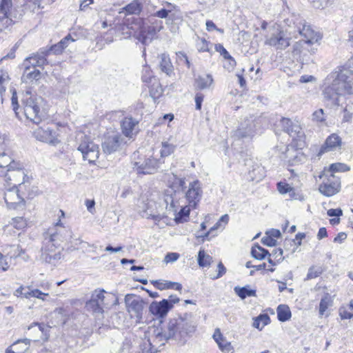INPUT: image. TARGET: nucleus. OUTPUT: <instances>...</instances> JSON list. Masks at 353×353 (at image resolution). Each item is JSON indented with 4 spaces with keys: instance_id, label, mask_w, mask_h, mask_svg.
<instances>
[{
    "instance_id": "f257e3e1",
    "label": "nucleus",
    "mask_w": 353,
    "mask_h": 353,
    "mask_svg": "<svg viewBox=\"0 0 353 353\" xmlns=\"http://www.w3.org/2000/svg\"><path fill=\"white\" fill-rule=\"evenodd\" d=\"M329 79H332V81L322 91L323 100L328 105L339 106L342 99L353 95V70H340L331 73Z\"/></svg>"
},
{
    "instance_id": "f03ea898",
    "label": "nucleus",
    "mask_w": 353,
    "mask_h": 353,
    "mask_svg": "<svg viewBox=\"0 0 353 353\" xmlns=\"http://www.w3.org/2000/svg\"><path fill=\"white\" fill-rule=\"evenodd\" d=\"M196 325L194 316L192 313H185L178 318L170 319L166 330L159 332L156 335V339L160 342L169 339L185 341L195 332Z\"/></svg>"
},
{
    "instance_id": "7ed1b4c3",
    "label": "nucleus",
    "mask_w": 353,
    "mask_h": 353,
    "mask_svg": "<svg viewBox=\"0 0 353 353\" xmlns=\"http://www.w3.org/2000/svg\"><path fill=\"white\" fill-rule=\"evenodd\" d=\"M114 296L104 290H95L90 299L85 303V308L95 316L102 315L104 309L108 308L112 304Z\"/></svg>"
},
{
    "instance_id": "20e7f679",
    "label": "nucleus",
    "mask_w": 353,
    "mask_h": 353,
    "mask_svg": "<svg viewBox=\"0 0 353 353\" xmlns=\"http://www.w3.org/2000/svg\"><path fill=\"white\" fill-rule=\"evenodd\" d=\"M3 179L8 185H12V187H18L21 189H26L30 184L31 181L26 171L17 162H12V165H10L3 176Z\"/></svg>"
},
{
    "instance_id": "39448f33",
    "label": "nucleus",
    "mask_w": 353,
    "mask_h": 353,
    "mask_svg": "<svg viewBox=\"0 0 353 353\" xmlns=\"http://www.w3.org/2000/svg\"><path fill=\"white\" fill-rule=\"evenodd\" d=\"M179 199V194L176 192L167 191L164 195L163 203L165 205L166 211L172 212L177 222H182L184 218L188 217L190 208L181 205Z\"/></svg>"
},
{
    "instance_id": "423d86ee",
    "label": "nucleus",
    "mask_w": 353,
    "mask_h": 353,
    "mask_svg": "<svg viewBox=\"0 0 353 353\" xmlns=\"http://www.w3.org/2000/svg\"><path fill=\"white\" fill-rule=\"evenodd\" d=\"M40 99L31 95L27 91L22 99L23 112L28 119L34 123L39 124L42 120V114L39 105Z\"/></svg>"
},
{
    "instance_id": "0eeeda50",
    "label": "nucleus",
    "mask_w": 353,
    "mask_h": 353,
    "mask_svg": "<svg viewBox=\"0 0 353 353\" xmlns=\"http://www.w3.org/2000/svg\"><path fill=\"white\" fill-rule=\"evenodd\" d=\"M265 43L274 47L276 50H283L290 46V38L283 30L272 27L265 35Z\"/></svg>"
},
{
    "instance_id": "6e6552de",
    "label": "nucleus",
    "mask_w": 353,
    "mask_h": 353,
    "mask_svg": "<svg viewBox=\"0 0 353 353\" xmlns=\"http://www.w3.org/2000/svg\"><path fill=\"white\" fill-rule=\"evenodd\" d=\"M67 229L61 223H57L53 228L48 229L45 237V244L47 247L59 248L61 243L66 240L68 234Z\"/></svg>"
},
{
    "instance_id": "1a4fd4ad",
    "label": "nucleus",
    "mask_w": 353,
    "mask_h": 353,
    "mask_svg": "<svg viewBox=\"0 0 353 353\" xmlns=\"http://www.w3.org/2000/svg\"><path fill=\"white\" fill-rule=\"evenodd\" d=\"M23 190L18 187L6 188L4 193V199L8 208L18 210L22 209L24 207L25 193Z\"/></svg>"
},
{
    "instance_id": "9d476101",
    "label": "nucleus",
    "mask_w": 353,
    "mask_h": 353,
    "mask_svg": "<svg viewBox=\"0 0 353 353\" xmlns=\"http://www.w3.org/2000/svg\"><path fill=\"white\" fill-rule=\"evenodd\" d=\"M78 150L82 154L83 159L87 160L89 163L94 162L99 155L98 145L86 136H83L82 138Z\"/></svg>"
},
{
    "instance_id": "9b49d317",
    "label": "nucleus",
    "mask_w": 353,
    "mask_h": 353,
    "mask_svg": "<svg viewBox=\"0 0 353 353\" xmlns=\"http://www.w3.org/2000/svg\"><path fill=\"white\" fill-rule=\"evenodd\" d=\"M340 188V178L332 173L323 180L322 184L319 187V190L326 196H332L338 193Z\"/></svg>"
},
{
    "instance_id": "f8f14e48",
    "label": "nucleus",
    "mask_w": 353,
    "mask_h": 353,
    "mask_svg": "<svg viewBox=\"0 0 353 353\" xmlns=\"http://www.w3.org/2000/svg\"><path fill=\"white\" fill-rule=\"evenodd\" d=\"M125 302L128 312L131 316H134L138 321L143 317V310L145 302L139 296L134 297L133 295L128 294L125 297Z\"/></svg>"
},
{
    "instance_id": "ddd939ff",
    "label": "nucleus",
    "mask_w": 353,
    "mask_h": 353,
    "mask_svg": "<svg viewBox=\"0 0 353 353\" xmlns=\"http://www.w3.org/2000/svg\"><path fill=\"white\" fill-rule=\"evenodd\" d=\"M123 142V139L119 132H108L102 142L103 150L106 154L116 152Z\"/></svg>"
},
{
    "instance_id": "4468645a",
    "label": "nucleus",
    "mask_w": 353,
    "mask_h": 353,
    "mask_svg": "<svg viewBox=\"0 0 353 353\" xmlns=\"http://www.w3.org/2000/svg\"><path fill=\"white\" fill-rule=\"evenodd\" d=\"M255 120L250 117L241 123L239 127L234 131V137L237 139H251L256 132Z\"/></svg>"
},
{
    "instance_id": "2eb2a0df",
    "label": "nucleus",
    "mask_w": 353,
    "mask_h": 353,
    "mask_svg": "<svg viewBox=\"0 0 353 353\" xmlns=\"http://www.w3.org/2000/svg\"><path fill=\"white\" fill-rule=\"evenodd\" d=\"M143 212L141 216L146 219H152L154 220H160L165 216V212L158 203L152 200H148L147 203H143L141 207Z\"/></svg>"
},
{
    "instance_id": "dca6fc26",
    "label": "nucleus",
    "mask_w": 353,
    "mask_h": 353,
    "mask_svg": "<svg viewBox=\"0 0 353 353\" xmlns=\"http://www.w3.org/2000/svg\"><path fill=\"white\" fill-rule=\"evenodd\" d=\"M134 168L138 173L151 174L154 173L158 168V162L154 158L140 159L134 163Z\"/></svg>"
},
{
    "instance_id": "f3484780",
    "label": "nucleus",
    "mask_w": 353,
    "mask_h": 353,
    "mask_svg": "<svg viewBox=\"0 0 353 353\" xmlns=\"http://www.w3.org/2000/svg\"><path fill=\"white\" fill-rule=\"evenodd\" d=\"M201 183L198 180L190 183L188 190L185 193V197L189 203V205L195 208L197 203L201 200Z\"/></svg>"
},
{
    "instance_id": "a211bd4d",
    "label": "nucleus",
    "mask_w": 353,
    "mask_h": 353,
    "mask_svg": "<svg viewBox=\"0 0 353 353\" xmlns=\"http://www.w3.org/2000/svg\"><path fill=\"white\" fill-rule=\"evenodd\" d=\"M212 338L217 344L219 349L223 353H233L234 347L231 342L228 341L225 336L221 333L219 328L214 330Z\"/></svg>"
},
{
    "instance_id": "6ab92c4d",
    "label": "nucleus",
    "mask_w": 353,
    "mask_h": 353,
    "mask_svg": "<svg viewBox=\"0 0 353 353\" xmlns=\"http://www.w3.org/2000/svg\"><path fill=\"white\" fill-rule=\"evenodd\" d=\"M171 309L172 307L166 299H163L159 302L153 301L149 307L150 312L160 318L164 317Z\"/></svg>"
},
{
    "instance_id": "aec40b11",
    "label": "nucleus",
    "mask_w": 353,
    "mask_h": 353,
    "mask_svg": "<svg viewBox=\"0 0 353 353\" xmlns=\"http://www.w3.org/2000/svg\"><path fill=\"white\" fill-rule=\"evenodd\" d=\"M47 56L48 55L41 53L40 50L37 54H34L33 55L26 58L23 62V65L26 67V71H28L30 69V65L34 68L37 66L41 67L46 65L48 63L46 58Z\"/></svg>"
},
{
    "instance_id": "412c9836",
    "label": "nucleus",
    "mask_w": 353,
    "mask_h": 353,
    "mask_svg": "<svg viewBox=\"0 0 353 353\" xmlns=\"http://www.w3.org/2000/svg\"><path fill=\"white\" fill-rule=\"evenodd\" d=\"M34 137L43 142L50 143L52 145L57 143V139L54 137V132L49 128L43 129L39 128L34 131Z\"/></svg>"
},
{
    "instance_id": "4be33fe9",
    "label": "nucleus",
    "mask_w": 353,
    "mask_h": 353,
    "mask_svg": "<svg viewBox=\"0 0 353 353\" xmlns=\"http://www.w3.org/2000/svg\"><path fill=\"white\" fill-rule=\"evenodd\" d=\"M138 123L139 121L132 117H125L121 123L123 134L127 137L132 138L136 134L134 130Z\"/></svg>"
},
{
    "instance_id": "5701e85b",
    "label": "nucleus",
    "mask_w": 353,
    "mask_h": 353,
    "mask_svg": "<svg viewBox=\"0 0 353 353\" xmlns=\"http://www.w3.org/2000/svg\"><path fill=\"white\" fill-rule=\"evenodd\" d=\"M74 40L71 38L70 35H68L61 39L58 43L52 46L50 48H41V52L44 54H61L63 49L65 48L68 46V43L69 41H74Z\"/></svg>"
},
{
    "instance_id": "b1692460",
    "label": "nucleus",
    "mask_w": 353,
    "mask_h": 353,
    "mask_svg": "<svg viewBox=\"0 0 353 353\" xmlns=\"http://www.w3.org/2000/svg\"><path fill=\"white\" fill-rule=\"evenodd\" d=\"M299 32L307 43H314L321 39L320 34L307 25H303L302 28L299 29Z\"/></svg>"
},
{
    "instance_id": "393cba45",
    "label": "nucleus",
    "mask_w": 353,
    "mask_h": 353,
    "mask_svg": "<svg viewBox=\"0 0 353 353\" xmlns=\"http://www.w3.org/2000/svg\"><path fill=\"white\" fill-rule=\"evenodd\" d=\"M341 143V139L338 135L336 134H331L327 138L324 145L321 146L319 155H321L325 152L334 150L336 148L339 147Z\"/></svg>"
},
{
    "instance_id": "a878e982",
    "label": "nucleus",
    "mask_w": 353,
    "mask_h": 353,
    "mask_svg": "<svg viewBox=\"0 0 353 353\" xmlns=\"http://www.w3.org/2000/svg\"><path fill=\"white\" fill-rule=\"evenodd\" d=\"M30 339H19L9 346L6 353H25L30 347Z\"/></svg>"
},
{
    "instance_id": "bb28decb",
    "label": "nucleus",
    "mask_w": 353,
    "mask_h": 353,
    "mask_svg": "<svg viewBox=\"0 0 353 353\" xmlns=\"http://www.w3.org/2000/svg\"><path fill=\"white\" fill-rule=\"evenodd\" d=\"M55 248H56L47 247V245H46L45 251L42 254V258L43 260L46 263H50L53 265H56L61 259V254L60 252L54 253V250Z\"/></svg>"
},
{
    "instance_id": "cd10ccee",
    "label": "nucleus",
    "mask_w": 353,
    "mask_h": 353,
    "mask_svg": "<svg viewBox=\"0 0 353 353\" xmlns=\"http://www.w3.org/2000/svg\"><path fill=\"white\" fill-rule=\"evenodd\" d=\"M155 33L154 27H148L147 30L142 28L136 37L143 44L148 45L152 41Z\"/></svg>"
},
{
    "instance_id": "c85d7f7f",
    "label": "nucleus",
    "mask_w": 353,
    "mask_h": 353,
    "mask_svg": "<svg viewBox=\"0 0 353 353\" xmlns=\"http://www.w3.org/2000/svg\"><path fill=\"white\" fill-rule=\"evenodd\" d=\"M213 78L210 74H206L205 77L199 76L194 80V87L197 90H202L209 88L213 83Z\"/></svg>"
},
{
    "instance_id": "c756f323",
    "label": "nucleus",
    "mask_w": 353,
    "mask_h": 353,
    "mask_svg": "<svg viewBox=\"0 0 353 353\" xmlns=\"http://www.w3.org/2000/svg\"><path fill=\"white\" fill-rule=\"evenodd\" d=\"M159 58L160 59L159 67L161 70L166 73L168 75H170L173 71V66L169 55L165 53H163L159 55Z\"/></svg>"
},
{
    "instance_id": "7c9ffc66",
    "label": "nucleus",
    "mask_w": 353,
    "mask_h": 353,
    "mask_svg": "<svg viewBox=\"0 0 353 353\" xmlns=\"http://www.w3.org/2000/svg\"><path fill=\"white\" fill-rule=\"evenodd\" d=\"M116 30L119 33L123 35L124 38L130 37L136 32V28L134 26H130L125 23L117 25Z\"/></svg>"
},
{
    "instance_id": "2f4dec72",
    "label": "nucleus",
    "mask_w": 353,
    "mask_h": 353,
    "mask_svg": "<svg viewBox=\"0 0 353 353\" xmlns=\"http://www.w3.org/2000/svg\"><path fill=\"white\" fill-rule=\"evenodd\" d=\"M5 146L6 145L0 146V149L3 150L0 151V168H8L10 165H12V162H14L12 160L9 152H6Z\"/></svg>"
},
{
    "instance_id": "473e14b6",
    "label": "nucleus",
    "mask_w": 353,
    "mask_h": 353,
    "mask_svg": "<svg viewBox=\"0 0 353 353\" xmlns=\"http://www.w3.org/2000/svg\"><path fill=\"white\" fill-rule=\"evenodd\" d=\"M251 254L254 259L257 260H263L265 258L266 256H270V254L267 250L264 249L258 244L254 245L252 248Z\"/></svg>"
},
{
    "instance_id": "72a5a7b5",
    "label": "nucleus",
    "mask_w": 353,
    "mask_h": 353,
    "mask_svg": "<svg viewBox=\"0 0 353 353\" xmlns=\"http://www.w3.org/2000/svg\"><path fill=\"white\" fill-rule=\"evenodd\" d=\"M123 9L130 14H139L142 10V3L140 0H134Z\"/></svg>"
},
{
    "instance_id": "f704fd0d",
    "label": "nucleus",
    "mask_w": 353,
    "mask_h": 353,
    "mask_svg": "<svg viewBox=\"0 0 353 353\" xmlns=\"http://www.w3.org/2000/svg\"><path fill=\"white\" fill-rule=\"evenodd\" d=\"M248 175L252 181L259 182L264 177V169L261 166L256 165L248 172Z\"/></svg>"
},
{
    "instance_id": "c9c22d12",
    "label": "nucleus",
    "mask_w": 353,
    "mask_h": 353,
    "mask_svg": "<svg viewBox=\"0 0 353 353\" xmlns=\"http://www.w3.org/2000/svg\"><path fill=\"white\" fill-rule=\"evenodd\" d=\"M277 317L280 321L284 322L291 317V312L286 305H279L277 308Z\"/></svg>"
},
{
    "instance_id": "e433bc0d",
    "label": "nucleus",
    "mask_w": 353,
    "mask_h": 353,
    "mask_svg": "<svg viewBox=\"0 0 353 353\" xmlns=\"http://www.w3.org/2000/svg\"><path fill=\"white\" fill-rule=\"evenodd\" d=\"M270 321V319L268 314H260L254 319L253 327L261 330L265 325H268Z\"/></svg>"
},
{
    "instance_id": "4c0bfd02",
    "label": "nucleus",
    "mask_w": 353,
    "mask_h": 353,
    "mask_svg": "<svg viewBox=\"0 0 353 353\" xmlns=\"http://www.w3.org/2000/svg\"><path fill=\"white\" fill-rule=\"evenodd\" d=\"M234 292L236 294L242 299H245L248 296H256V291L254 290L249 289L247 287H235Z\"/></svg>"
},
{
    "instance_id": "58836bf2",
    "label": "nucleus",
    "mask_w": 353,
    "mask_h": 353,
    "mask_svg": "<svg viewBox=\"0 0 353 353\" xmlns=\"http://www.w3.org/2000/svg\"><path fill=\"white\" fill-rule=\"evenodd\" d=\"M332 304V300L329 294H325V296L321 299L319 304V314L323 316L326 310L331 306Z\"/></svg>"
},
{
    "instance_id": "ea45409f",
    "label": "nucleus",
    "mask_w": 353,
    "mask_h": 353,
    "mask_svg": "<svg viewBox=\"0 0 353 353\" xmlns=\"http://www.w3.org/2000/svg\"><path fill=\"white\" fill-rule=\"evenodd\" d=\"M11 7L12 0H0V19L8 17Z\"/></svg>"
},
{
    "instance_id": "a19ab883",
    "label": "nucleus",
    "mask_w": 353,
    "mask_h": 353,
    "mask_svg": "<svg viewBox=\"0 0 353 353\" xmlns=\"http://www.w3.org/2000/svg\"><path fill=\"white\" fill-rule=\"evenodd\" d=\"M212 256L206 254L205 251L200 250L198 254V263L201 267H208L212 261Z\"/></svg>"
},
{
    "instance_id": "79ce46f5",
    "label": "nucleus",
    "mask_w": 353,
    "mask_h": 353,
    "mask_svg": "<svg viewBox=\"0 0 353 353\" xmlns=\"http://www.w3.org/2000/svg\"><path fill=\"white\" fill-rule=\"evenodd\" d=\"M41 77V72L39 70L34 69L32 72H27L26 70L22 76L23 82H27L28 81L38 80Z\"/></svg>"
},
{
    "instance_id": "37998d69",
    "label": "nucleus",
    "mask_w": 353,
    "mask_h": 353,
    "mask_svg": "<svg viewBox=\"0 0 353 353\" xmlns=\"http://www.w3.org/2000/svg\"><path fill=\"white\" fill-rule=\"evenodd\" d=\"M175 150V145L168 143V142L162 143V148L161 150V157H168L172 154Z\"/></svg>"
},
{
    "instance_id": "c03bdc74",
    "label": "nucleus",
    "mask_w": 353,
    "mask_h": 353,
    "mask_svg": "<svg viewBox=\"0 0 353 353\" xmlns=\"http://www.w3.org/2000/svg\"><path fill=\"white\" fill-rule=\"evenodd\" d=\"M215 48L216 50L220 52L221 55H222L224 57V59L229 60L230 65L231 66H233L235 64V61L232 58L228 52L222 45H216Z\"/></svg>"
},
{
    "instance_id": "a18cd8bd",
    "label": "nucleus",
    "mask_w": 353,
    "mask_h": 353,
    "mask_svg": "<svg viewBox=\"0 0 353 353\" xmlns=\"http://www.w3.org/2000/svg\"><path fill=\"white\" fill-rule=\"evenodd\" d=\"M312 120L316 123L324 122L325 121L324 110L322 108H320L314 111L312 115Z\"/></svg>"
},
{
    "instance_id": "49530a36",
    "label": "nucleus",
    "mask_w": 353,
    "mask_h": 353,
    "mask_svg": "<svg viewBox=\"0 0 353 353\" xmlns=\"http://www.w3.org/2000/svg\"><path fill=\"white\" fill-rule=\"evenodd\" d=\"M322 273L321 268L312 266L309 268L306 279L310 280L318 277Z\"/></svg>"
},
{
    "instance_id": "de8ad7c7",
    "label": "nucleus",
    "mask_w": 353,
    "mask_h": 353,
    "mask_svg": "<svg viewBox=\"0 0 353 353\" xmlns=\"http://www.w3.org/2000/svg\"><path fill=\"white\" fill-rule=\"evenodd\" d=\"M11 225L17 230H21L24 228L27 223L23 217L19 216L12 219Z\"/></svg>"
},
{
    "instance_id": "09e8293b",
    "label": "nucleus",
    "mask_w": 353,
    "mask_h": 353,
    "mask_svg": "<svg viewBox=\"0 0 353 353\" xmlns=\"http://www.w3.org/2000/svg\"><path fill=\"white\" fill-rule=\"evenodd\" d=\"M334 1V0H311L310 2L315 8L323 9L328 5L332 4Z\"/></svg>"
},
{
    "instance_id": "8fccbe9b",
    "label": "nucleus",
    "mask_w": 353,
    "mask_h": 353,
    "mask_svg": "<svg viewBox=\"0 0 353 353\" xmlns=\"http://www.w3.org/2000/svg\"><path fill=\"white\" fill-rule=\"evenodd\" d=\"M33 327H37L39 332H41V334L44 335L43 339L45 340L48 339V338L49 336L48 332L50 330V327L46 326L43 325H41V324H38V323H34V325L29 326L28 329L30 330V329L32 328Z\"/></svg>"
},
{
    "instance_id": "3c124183",
    "label": "nucleus",
    "mask_w": 353,
    "mask_h": 353,
    "mask_svg": "<svg viewBox=\"0 0 353 353\" xmlns=\"http://www.w3.org/2000/svg\"><path fill=\"white\" fill-rule=\"evenodd\" d=\"M290 136H299L301 137L303 134L302 129L300 124L298 122L294 123L292 125L291 129L288 133Z\"/></svg>"
},
{
    "instance_id": "603ef678",
    "label": "nucleus",
    "mask_w": 353,
    "mask_h": 353,
    "mask_svg": "<svg viewBox=\"0 0 353 353\" xmlns=\"http://www.w3.org/2000/svg\"><path fill=\"white\" fill-rule=\"evenodd\" d=\"M277 189L280 194H285L292 190V186L285 182H279L277 183Z\"/></svg>"
},
{
    "instance_id": "864d4df0",
    "label": "nucleus",
    "mask_w": 353,
    "mask_h": 353,
    "mask_svg": "<svg viewBox=\"0 0 353 353\" xmlns=\"http://www.w3.org/2000/svg\"><path fill=\"white\" fill-rule=\"evenodd\" d=\"M348 170L349 168L347 167V165L341 163H332L330 166V171L332 172H343Z\"/></svg>"
},
{
    "instance_id": "5fc2aeb1",
    "label": "nucleus",
    "mask_w": 353,
    "mask_h": 353,
    "mask_svg": "<svg viewBox=\"0 0 353 353\" xmlns=\"http://www.w3.org/2000/svg\"><path fill=\"white\" fill-rule=\"evenodd\" d=\"M141 79L143 82L150 83L152 79V71L148 66L143 67L142 70Z\"/></svg>"
},
{
    "instance_id": "6e6d98bb",
    "label": "nucleus",
    "mask_w": 353,
    "mask_h": 353,
    "mask_svg": "<svg viewBox=\"0 0 353 353\" xmlns=\"http://www.w3.org/2000/svg\"><path fill=\"white\" fill-rule=\"evenodd\" d=\"M183 18L181 12L176 10L174 11L170 10V12L169 13V16L168 18V21H171L172 22H175L177 21H181Z\"/></svg>"
},
{
    "instance_id": "4d7b16f0",
    "label": "nucleus",
    "mask_w": 353,
    "mask_h": 353,
    "mask_svg": "<svg viewBox=\"0 0 353 353\" xmlns=\"http://www.w3.org/2000/svg\"><path fill=\"white\" fill-rule=\"evenodd\" d=\"M291 199L292 200H299V201H304L305 197L302 193L299 191H297L295 188L292 187V190L288 193Z\"/></svg>"
},
{
    "instance_id": "13d9d810",
    "label": "nucleus",
    "mask_w": 353,
    "mask_h": 353,
    "mask_svg": "<svg viewBox=\"0 0 353 353\" xmlns=\"http://www.w3.org/2000/svg\"><path fill=\"white\" fill-rule=\"evenodd\" d=\"M209 43L204 39H199L196 43L197 50L199 52L209 51Z\"/></svg>"
},
{
    "instance_id": "bf43d9fd",
    "label": "nucleus",
    "mask_w": 353,
    "mask_h": 353,
    "mask_svg": "<svg viewBox=\"0 0 353 353\" xmlns=\"http://www.w3.org/2000/svg\"><path fill=\"white\" fill-rule=\"evenodd\" d=\"M293 122L288 118H282L280 121V125L283 130L288 134L289 133Z\"/></svg>"
},
{
    "instance_id": "052dcab7",
    "label": "nucleus",
    "mask_w": 353,
    "mask_h": 353,
    "mask_svg": "<svg viewBox=\"0 0 353 353\" xmlns=\"http://www.w3.org/2000/svg\"><path fill=\"white\" fill-rule=\"evenodd\" d=\"M11 103H12V110H14L16 117H18V109H19V103H18V98L17 95L16 91H14L11 97Z\"/></svg>"
},
{
    "instance_id": "680f3d73",
    "label": "nucleus",
    "mask_w": 353,
    "mask_h": 353,
    "mask_svg": "<svg viewBox=\"0 0 353 353\" xmlns=\"http://www.w3.org/2000/svg\"><path fill=\"white\" fill-rule=\"evenodd\" d=\"M177 60L181 63H184L188 68H190L191 63L188 60L185 54L182 52H176Z\"/></svg>"
},
{
    "instance_id": "e2e57ef3",
    "label": "nucleus",
    "mask_w": 353,
    "mask_h": 353,
    "mask_svg": "<svg viewBox=\"0 0 353 353\" xmlns=\"http://www.w3.org/2000/svg\"><path fill=\"white\" fill-rule=\"evenodd\" d=\"M179 257V254L176 252H170L168 253L165 258H164V262L166 263H173L176 261Z\"/></svg>"
},
{
    "instance_id": "0e129e2a",
    "label": "nucleus",
    "mask_w": 353,
    "mask_h": 353,
    "mask_svg": "<svg viewBox=\"0 0 353 353\" xmlns=\"http://www.w3.org/2000/svg\"><path fill=\"white\" fill-rule=\"evenodd\" d=\"M261 242L266 246L272 247L276 245V241L268 235V236L263 237Z\"/></svg>"
},
{
    "instance_id": "69168bd1",
    "label": "nucleus",
    "mask_w": 353,
    "mask_h": 353,
    "mask_svg": "<svg viewBox=\"0 0 353 353\" xmlns=\"http://www.w3.org/2000/svg\"><path fill=\"white\" fill-rule=\"evenodd\" d=\"M339 315L341 319H352L353 313L349 312L345 307H341L339 309Z\"/></svg>"
},
{
    "instance_id": "338daca9",
    "label": "nucleus",
    "mask_w": 353,
    "mask_h": 353,
    "mask_svg": "<svg viewBox=\"0 0 353 353\" xmlns=\"http://www.w3.org/2000/svg\"><path fill=\"white\" fill-rule=\"evenodd\" d=\"M10 249H12L14 252L12 253V252H8L7 254L10 256V258H15L17 256H19L21 255V253L22 252V250L21 249L19 250V245H10L9 246Z\"/></svg>"
},
{
    "instance_id": "774afa93",
    "label": "nucleus",
    "mask_w": 353,
    "mask_h": 353,
    "mask_svg": "<svg viewBox=\"0 0 353 353\" xmlns=\"http://www.w3.org/2000/svg\"><path fill=\"white\" fill-rule=\"evenodd\" d=\"M327 214L329 216L339 217L343 215V210L341 208H332L327 210Z\"/></svg>"
}]
</instances>
